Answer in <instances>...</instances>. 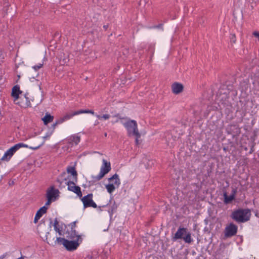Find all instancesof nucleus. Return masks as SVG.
Returning a JSON list of instances; mask_svg holds the SVG:
<instances>
[{"label": "nucleus", "mask_w": 259, "mask_h": 259, "mask_svg": "<svg viewBox=\"0 0 259 259\" xmlns=\"http://www.w3.org/2000/svg\"><path fill=\"white\" fill-rule=\"evenodd\" d=\"M251 211L248 208H239L234 210L230 217L237 223H244L250 220Z\"/></svg>", "instance_id": "obj_1"}, {"label": "nucleus", "mask_w": 259, "mask_h": 259, "mask_svg": "<svg viewBox=\"0 0 259 259\" xmlns=\"http://www.w3.org/2000/svg\"><path fill=\"white\" fill-rule=\"evenodd\" d=\"M29 146L23 143H19L9 149L1 158L2 161H9L13 155L21 148H28Z\"/></svg>", "instance_id": "obj_2"}, {"label": "nucleus", "mask_w": 259, "mask_h": 259, "mask_svg": "<svg viewBox=\"0 0 259 259\" xmlns=\"http://www.w3.org/2000/svg\"><path fill=\"white\" fill-rule=\"evenodd\" d=\"M108 181L110 183L106 185L105 187L107 192L110 194H112L120 186L121 184L120 180L119 178L118 175L117 174H115L111 177L108 178Z\"/></svg>", "instance_id": "obj_3"}, {"label": "nucleus", "mask_w": 259, "mask_h": 259, "mask_svg": "<svg viewBox=\"0 0 259 259\" xmlns=\"http://www.w3.org/2000/svg\"><path fill=\"white\" fill-rule=\"evenodd\" d=\"M102 162L103 163L99 175L97 176L92 177L93 181L95 182L101 180L106 174H108L111 170V168L110 162L103 159Z\"/></svg>", "instance_id": "obj_4"}, {"label": "nucleus", "mask_w": 259, "mask_h": 259, "mask_svg": "<svg viewBox=\"0 0 259 259\" xmlns=\"http://www.w3.org/2000/svg\"><path fill=\"white\" fill-rule=\"evenodd\" d=\"M123 124L126 129L127 134L129 136L134 135H137L138 136H139V132L136 120L128 119L126 122L123 123Z\"/></svg>", "instance_id": "obj_5"}, {"label": "nucleus", "mask_w": 259, "mask_h": 259, "mask_svg": "<svg viewBox=\"0 0 259 259\" xmlns=\"http://www.w3.org/2000/svg\"><path fill=\"white\" fill-rule=\"evenodd\" d=\"M82 241L81 236H78L77 239L73 240H68L66 239L64 241L63 245L65 247L66 249L68 251H73L77 248L79 244Z\"/></svg>", "instance_id": "obj_6"}, {"label": "nucleus", "mask_w": 259, "mask_h": 259, "mask_svg": "<svg viewBox=\"0 0 259 259\" xmlns=\"http://www.w3.org/2000/svg\"><path fill=\"white\" fill-rule=\"evenodd\" d=\"M238 231V226L233 223H230L226 226L224 230L225 238H231L236 235Z\"/></svg>", "instance_id": "obj_7"}, {"label": "nucleus", "mask_w": 259, "mask_h": 259, "mask_svg": "<svg viewBox=\"0 0 259 259\" xmlns=\"http://www.w3.org/2000/svg\"><path fill=\"white\" fill-rule=\"evenodd\" d=\"M77 181H68L65 183L66 185L68 186L67 190L75 193L79 197H82V192L80 187L76 186L75 184Z\"/></svg>", "instance_id": "obj_8"}, {"label": "nucleus", "mask_w": 259, "mask_h": 259, "mask_svg": "<svg viewBox=\"0 0 259 259\" xmlns=\"http://www.w3.org/2000/svg\"><path fill=\"white\" fill-rule=\"evenodd\" d=\"M93 194L92 193L88 194L81 198V201L83 203L84 208L92 207L97 208V205L93 200Z\"/></svg>", "instance_id": "obj_9"}, {"label": "nucleus", "mask_w": 259, "mask_h": 259, "mask_svg": "<svg viewBox=\"0 0 259 259\" xmlns=\"http://www.w3.org/2000/svg\"><path fill=\"white\" fill-rule=\"evenodd\" d=\"M28 94L21 95L17 104L22 108H28L31 106V102L29 98L27 96Z\"/></svg>", "instance_id": "obj_10"}, {"label": "nucleus", "mask_w": 259, "mask_h": 259, "mask_svg": "<svg viewBox=\"0 0 259 259\" xmlns=\"http://www.w3.org/2000/svg\"><path fill=\"white\" fill-rule=\"evenodd\" d=\"M80 137L77 135H73L68 137L66 140L67 142V148L69 149L74 146L78 145V144L80 142Z\"/></svg>", "instance_id": "obj_11"}, {"label": "nucleus", "mask_w": 259, "mask_h": 259, "mask_svg": "<svg viewBox=\"0 0 259 259\" xmlns=\"http://www.w3.org/2000/svg\"><path fill=\"white\" fill-rule=\"evenodd\" d=\"M82 113H90L94 115L95 112L92 110H79L72 112L67 113L65 115H64L63 117L65 121H67L71 119L73 116Z\"/></svg>", "instance_id": "obj_12"}, {"label": "nucleus", "mask_w": 259, "mask_h": 259, "mask_svg": "<svg viewBox=\"0 0 259 259\" xmlns=\"http://www.w3.org/2000/svg\"><path fill=\"white\" fill-rule=\"evenodd\" d=\"M59 193V191L58 189H55L54 187H52L50 190H48L47 192V198H50L54 201L56 197L58 196Z\"/></svg>", "instance_id": "obj_13"}, {"label": "nucleus", "mask_w": 259, "mask_h": 259, "mask_svg": "<svg viewBox=\"0 0 259 259\" xmlns=\"http://www.w3.org/2000/svg\"><path fill=\"white\" fill-rule=\"evenodd\" d=\"M22 92L20 89V87L18 85H15L12 91V96L14 98V101L16 102L17 101L20 96L19 95H22Z\"/></svg>", "instance_id": "obj_14"}, {"label": "nucleus", "mask_w": 259, "mask_h": 259, "mask_svg": "<svg viewBox=\"0 0 259 259\" xmlns=\"http://www.w3.org/2000/svg\"><path fill=\"white\" fill-rule=\"evenodd\" d=\"M172 93L175 94H179L183 91L184 87L182 83L175 82L171 85Z\"/></svg>", "instance_id": "obj_15"}, {"label": "nucleus", "mask_w": 259, "mask_h": 259, "mask_svg": "<svg viewBox=\"0 0 259 259\" xmlns=\"http://www.w3.org/2000/svg\"><path fill=\"white\" fill-rule=\"evenodd\" d=\"M187 228L180 227L177 230L174 237V240H176L179 239L183 238V235L187 233Z\"/></svg>", "instance_id": "obj_16"}, {"label": "nucleus", "mask_w": 259, "mask_h": 259, "mask_svg": "<svg viewBox=\"0 0 259 259\" xmlns=\"http://www.w3.org/2000/svg\"><path fill=\"white\" fill-rule=\"evenodd\" d=\"M66 234L67 238L72 240H75L77 239L78 236H80V235L77 234L76 231L74 228H72V227H71V230L70 231H67Z\"/></svg>", "instance_id": "obj_17"}, {"label": "nucleus", "mask_w": 259, "mask_h": 259, "mask_svg": "<svg viewBox=\"0 0 259 259\" xmlns=\"http://www.w3.org/2000/svg\"><path fill=\"white\" fill-rule=\"evenodd\" d=\"M66 170L68 174H70L72 176L73 180L77 181V172L74 166H68Z\"/></svg>", "instance_id": "obj_18"}, {"label": "nucleus", "mask_w": 259, "mask_h": 259, "mask_svg": "<svg viewBox=\"0 0 259 259\" xmlns=\"http://www.w3.org/2000/svg\"><path fill=\"white\" fill-rule=\"evenodd\" d=\"M54 119V116L51 115L49 114L46 113L45 116L42 118V121L45 125H47L48 123L53 121Z\"/></svg>", "instance_id": "obj_19"}, {"label": "nucleus", "mask_w": 259, "mask_h": 259, "mask_svg": "<svg viewBox=\"0 0 259 259\" xmlns=\"http://www.w3.org/2000/svg\"><path fill=\"white\" fill-rule=\"evenodd\" d=\"M47 209L48 207L46 206H44L39 209V210L36 212V214L41 218L44 214L46 213Z\"/></svg>", "instance_id": "obj_20"}, {"label": "nucleus", "mask_w": 259, "mask_h": 259, "mask_svg": "<svg viewBox=\"0 0 259 259\" xmlns=\"http://www.w3.org/2000/svg\"><path fill=\"white\" fill-rule=\"evenodd\" d=\"M224 202L226 204L229 203L232 200L234 199V195H231L230 196H228L226 193L224 194Z\"/></svg>", "instance_id": "obj_21"}, {"label": "nucleus", "mask_w": 259, "mask_h": 259, "mask_svg": "<svg viewBox=\"0 0 259 259\" xmlns=\"http://www.w3.org/2000/svg\"><path fill=\"white\" fill-rule=\"evenodd\" d=\"M50 136V134H48L47 135H46L45 136L43 137L42 138L44 139V142L41 144L38 145V146H36V147H29L28 148L29 149H32V150H37L39 147H40L42 145H44V144L45 143V141Z\"/></svg>", "instance_id": "obj_22"}, {"label": "nucleus", "mask_w": 259, "mask_h": 259, "mask_svg": "<svg viewBox=\"0 0 259 259\" xmlns=\"http://www.w3.org/2000/svg\"><path fill=\"white\" fill-rule=\"evenodd\" d=\"M59 222L57 220V219L56 218L54 221V227L55 230L58 232L60 235H61V231L58 228Z\"/></svg>", "instance_id": "obj_23"}, {"label": "nucleus", "mask_w": 259, "mask_h": 259, "mask_svg": "<svg viewBox=\"0 0 259 259\" xmlns=\"http://www.w3.org/2000/svg\"><path fill=\"white\" fill-rule=\"evenodd\" d=\"M66 172L65 171L62 172L57 178L58 181H67V178H66Z\"/></svg>", "instance_id": "obj_24"}, {"label": "nucleus", "mask_w": 259, "mask_h": 259, "mask_svg": "<svg viewBox=\"0 0 259 259\" xmlns=\"http://www.w3.org/2000/svg\"><path fill=\"white\" fill-rule=\"evenodd\" d=\"M183 238L186 243H190L192 241L191 234L190 233H187Z\"/></svg>", "instance_id": "obj_25"}, {"label": "nucleus", "mask_w": 259, "mask_h": 259, "mask_svg": "<svg viewBox=\"0 0 259 259\" xmlns=\"http://www.w3.org/2000/svg\"><path fill=\"white\" fill-rule=\"evenodd\" d=\"M117 208V206L115 202L114 201L113 204L111 206V208L108 210L110 214L112 215L114 213V212L116 210Z\"/></svg>", "instance_id": "obj_26"}, {"label": "nucleus", "mask_w": 259, "mask_h": 259, "mask_svg": "<svg viewBox=\"0 0 259 259\" xmlns=\"http://www.w3.org/2000/svg\"><path fill=\"white\" fill-rule=\"evenodd\" d=\"M66 240V239L63 238L57 237L56 240L55 241V244H56L57 242L60 244L62 243L63 244L64 241Z\"/></svg>", "instance_id": "obj_27"}, {"label": "nucleus", "mask_w": 259, "mask_h": 259, "mask_svg": "<svg viewBox=\"0 0 259 259\" xmlns=\"http://www.w3.org/2000/svg\"><path fill=\"white\" fill-rule=\"evenodd\" d=\"M110 116L109 114H104L102 116H101V115H97V117L99 119H101L102 118H103L104 119H108L110 118Z\"/></svg>", "instance_id": "obj_28"}, {"label": "nucleus", "mask_w": 259, "mask_h": 259, "mask_svg": "<svg viewBox=\"0 0 259 259\" xmlns=\"http://www.w3.org/2000/svg\"><path fill=\"white\" fill-rule=\"evenodd\" d=\"M43 66V63H39L37 65H34L33 66V68L35 70L37 71L40 68H41Z\"/></svg>", "instance_id": "obj_29"}, {"label": "nucleus", "mask_w": 259, "mask_h": 259, "mask_svg": "<svg viewBox=\"0 0 259 259\" xmlns=\"http://www.w3.org/2000/svg\"><path fill=\"white\" fill-rule=\"evenodd\" d=\"M65 121L63 117L60 118L56 121V124H60Z\"/></svg>", "instance_id": "obj_30"}, {"label": "nucleus", "mask_w": 259, "mask_h": 259, "mask_svg": "<svg viewBox=\"0 0 259 259\" xmlns=\"http://www.w3.org/2000/svg\"><path fill=\"white\" fill-rule=\"evenodd\" d=\"M230 39L231 41H232L233 43H235L236 39V36L235 34H231L230 35Z\"/></svg>", "instance_id": "obj_31"}, {"label": "nucleus", "mask_w": 259, "mask_h": 259, "mask_svg": "<svg viewBox=\"0 0 259 259\" xmlns=\"http://www.w3.org/2000/svg\"><path fill=\"white\" fill-rule=\"evenodd\" d=\"M134 136H135V137H136V140H135L136 144V145H138L139 144V139L141 137V134L139 133V136H138L137 135H134Z\"/></svg>", "instance_id": "obj_32"}, {"label": "nucleus", "mask_w": 259, "mask_h": 259, "mask_svg": "<svg viewBox=\"0 0 259 259\" xmlns=\"http://www.w3.org/2000/svg\"><path fill=\"white\" fill-rule=\"evenodd\" d=\"M65 181H58V180L56 179V182L58 183V187L61 189L63 187L62 184Z\"/></svg>", "instance_id": "obj_33"}, {"label": "nucleus", "mask_w": 259, "mask_h": 259, "mask_svg": "<svg viewBox=\"0 0 259 259\" xmlns=\"http://www.w3.org/2000/svg\"><path fill=\"white\" fill-rule=\"evenodd\" d=\"M153 28L163 29V24H159L157 25H155L152 27Z\"/></svg>", "instance_id": "obj_34"}, {"label": "nucleus", "mask_w": 259, "mask_h": 259, "mask_svg": "<svg viewBox=\"0 0 259 259\" xmlns=\"http://www.w3.org/2000/svg\"><path fill=\"white\" fill-rule=\"evenodd\" d=\"M52 201H54V200H52L50 199V198H47V201L46 203V204L45 206H46V205H49L51 203Z\"/></svg>", "instance_id": "obj_35"}, {"label": "nucleus", "mask_w": 259, "mask_h": 259, "mask_svg": "<svg viewBox=\"0 0 259 259\" xmlns=\"http://www.w3.org/2000/svg\"><path fill=\"white\" fill-rule=\"evenodd\" d=\"M40 217L35 214L34 220V223H36L38 222V220L40 219Z\"/></svg>", "instance_id": "obj_36"}, {"label": "nucleus", "mask_w": 259, "mask_h": 259, "mask_svg": "<svg viewBox=\"0 0 259 259\" xmlns=\"http://www.w3.org/2000/svg\"><path fill=\"white\" fill-rule=\"evenodd\" d=\"M113 117H117L119 119H124V117H121L119 114H116L115 115H114L113 116Z\"/></svg>", "instance_id": "obj_37"}, {"label": "nucleus", "mask_w": 259, "mask_h": 259, "mask_svg": "<svg viewBox=\"0 0 259 259\" xmlns=\"http://www.w3.org/2000/svg\"><path fill=\"white\" fill-rule=\"evenodd\" d=\"M103 28H104V29L105 30H106L107 29V28H108V24L107 25H104L103 26Z\"/></svg>", "instance_id": "obj_38"}, {"label": "nucleus", "mask_w": 259, "mask_h": 259, "mask_svg": "<svg viewBox=\"0 0 259 259\" xmlns=\"http://www.w3.org/2000/svg\"><path fill=\"white\" fill-rule=\"evenodd\" d=\"M58 124H56V122H55V123H54L53 124L52 126H53V128H55V127H56V126L57 125H58Z\"/></svg>", "instance_id": "obj_39"}, {"label": "nucleus", "mask_w": 259, "mask_h": 259, "mask_svg": "<svg viewBox=\"0 0 259 259\" xmlns=\"http://www.w3.org/2000/svg\"><path fill=\"white\" fill-rule=\"evenodd\" d=\"M75 227V222H74L73 223V224L72 225V227H72V228L74 229Z\"/></svg>", "instance_id": "obj_40"}, {"label": "nucleus", "mask_w": 259, "mask_h": 259, "mask_svg": "<svg viewBox=\"0 0 259 259\" xmlns=\"http://www.w3.org/2000/svg\"><path fill=\"white\" fill-rule=\"evenodd\" d=\"M17 259H24V257L23 256H21V257H19Z\"/></svg>", "instance_id": "obj_41"}, {"label": "nucleus", "mask_w": 259, "mask_h": 259, "mask_svg": "<svg viewBox=\"0 0 259 259\" xmlns=\"http://www.w3.org/2000/svg\"><path fill=\"white\" fill-rule=\"evenodd\" d=\"M105 135V137H106V136H107V133H105V135Z\"/></svg>", "instance_id": "obj_42"}, {"label": "nucleus", "mask_w": 259, "mask_h": 259, "mask_svg": "<svg viewBox=\"0 0 259 259\" xmlns=\"http://www.w3.org/2000/svg\"><path fill=\"white\" fill-rule=\"evenodd\" d=\"M107 205H103V207H105Z\"/></svg>", "instance_id": "obj_43"}]
</instances>
